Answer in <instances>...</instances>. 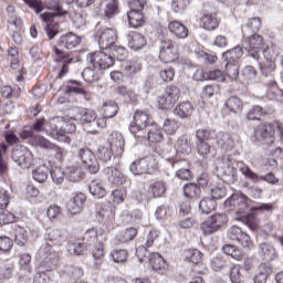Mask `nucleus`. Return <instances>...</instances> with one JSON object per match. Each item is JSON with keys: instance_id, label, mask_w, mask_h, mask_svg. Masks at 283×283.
<instances>
[{"instance_id": "obj_50", "label": "nucleus", "mask_w": 283, "mask_h": 283, "mask_svg": "<svg viewBox=\"0 0 283 283\" xmlns=\"http://www.w3.org/2000/svg\"><path fill=\"white\" fill-rule=\"evenodd\" d=\"M114 155V150L107 144L98 147L97 156L99 160H103V163H108V160H112Z\"/></svg>"}, {"instance_id": "obj_44", "label": "nucleus", "mask_w": 283, "mask_h": 283, "mask_svg": "<svg viewBox=\"0 0 283 283\" xmlns=\"http://www.w3.org/2000/svg\"><path fill=\"white\" fill-rule=\"evenodd\" d=\"M129 170L135 176H140L143 174H149L147 168V161L144 159L136 160L133 164H130Z\"/></svg>"}, {"instance_id": "obj_35", "label": "nucleus", "mask_w": 283, "mask_h": 283, "mask_svg": "<svg viewBox=\"0 0 283 283\" xmlns=\"http://www.w3.org/2000/svg\"><path fill=\"white\" fill-rule=\"evenodd\" d=\"M174 114L179 118H189L193 114V105L189 102H182L176 106Z\"/></svg>"}, {"instance_id": "obj_28", "label": "nucleus", "mask_w": 283, "mask_h": 283, "mask_svg": "<svg viewBox=\"0 0 283 283\" xmlns=\"http://www.w3.org/2000/svg\"><path fill=\"white\" fill-rule=\"evenodd\" d=\"M149 143H163V130L158 125L150 124L147 126V129L145 130V137Z\"/></svg>"}, {"instance_id": "obj_13", "label": "nucleus", "mask_w": 283, "mask_h": 283, "mask_svg": "<svg viewBox=\"0 0 283 283\" xmlns=\"http://www.w3.org/2000/svg\"><path fill=\"white\" fill-rule=\"evenodd\" d=\"M228 222L227 214L218 213L210 216L202 224L201 229L206 235L216 233V231L222 229Z\"/></svg>"}, {"instance_id": "obj_3", "label": "nucleus", "mask_w": 283, "mask_h": 283, "mask_svg": "<svg viewBox=\"0 0 283 283\" xmlns=\"http://www.w3.org/2000/svg\"><path fill=\"white\" fill-rule=\"evenodd\" d=\"M48 242L44 249L40 250V258L43 260L45 264H50V262H54V260H59V252L52 249L51 244L55 247H61L63 244L64 235L61 230H52L48 234ZM51 242V244H50Z\"/></svg>"}, {"instance_id": "obj_45", "label": "nucleus", "mask_w": 283, "mask_h": 283, "mask_svg": "<svg viewBox=\"0 0 283 283\" xmlns=\"http://www.w3.org/2000/svg\"><path fill=\"white\" fill-rule=\"evenodd\" d=\"M197 153L201 158H211L216 156V150L211 149V145L207 142L197 143Z\"/></svg>"}, {"instance_id": "obj_61", "label": "nucleus", "mask_w": 283, "mask_h": 283, "mask_svg": "<svg viewBox=\"0 0 283 283\" xmlns=\"http://www.w3.org/2000/svg\"><path fill=\"white\" fill-rule=\"evenodd\" d=\"M165 95L175 103H178L180 98V88L177 86H167L165 90Z\"/></svg>"}, {"instance_id": "obj_4", "label": "nucleus", "mask_w": 283, "mask_h": 283, "mask_svg": "<svg viewBox=\"0 0 283 283\" xmlns=\"http://www.w3.org/2000/svg\"><path fill=\"white\" fill-rule=\"evenodd\" d=\"M226 209H230L237 213V218L239 222H244L248 218L247 211H249V198L244 196L242 192L233 193L230 198H228L224 202Z\"/></svg>"}, {"instance_id": "obj_1", "label": "nucleus", "mask_w": 283, "mask_h": 283, "mask_svg": "<svg viewBox=\"0 0 283 283\" xmlns=\"http://www.w3.org/2000/svg\"><path fill=\"white\" fill-rule=\"evenodd\" d=\"M107 240V234L103 229H88L83 237V242L86 251H92L94 260H103L105 250L103 242Z\"/></svg>"}, {"instance_id": "obj_60", "label": "nucleus", "mask_w": 283, "mask_h": 283, "mask_svg": "<svg viewBox=\"0 0 283 283\" xmlns=\"http://www.w3.org/2000/svg\"><path fill=\"white\" fill-rule=\"evenodd\" d=\"M222 249H223V253H226V255H230L234 260H242V252H240V250L238 248H235L234 245L226 244V245H223Z\"/></svg>"}, {"instance_id": "obj_47", "label": "nucleus", "mask_w": 283, "mask_h": 283, "mask_svg": "<svg viewBox=\"0 0 283 283\" xmlns=\"http://www.w3.org/2000/svg\"><path fill=\"white\" fill-rule=\"evenodd\" d=\"M90 193L94 196V198H105L107 191H105V187L99 181H92L90 185Z\"/></svg>"}, {"instance_id": "obj_41", "label": "nucleus", "mask_w": 283, "mask_h": 283, "mask_svg": "<svg viewBox=\"0 0 283 283\" xmlns=\"http://www.w3.org/2000/svg\"><path fill=\"white\" fill-rule=\"evenodd\" d=\"M136 235H138V230L136 228H127L116 237V240L118 244H125V242H132Z\"/></svg>"}, {"instance_id": "obj_42", "label": "nucleus", "mask_w": 283, "mask_h": 283, "mask_svg": "<svg viewBox=\"0 0 283 283\" xmlns=\"http://www.w3.org/2000/svg\"><path fill=\"white\" fill-rule=\"evenodd\" d=\"M149 264L153 269V271H163L164 269H167V263L165 262V259L158 253H153L149 258Z\"/></svg>"}, {"instance_id": "obj_64", "label": "nucleus", "mask_w": 283, "mask_h": 283, "mask_svg": "<svg viewBox=\"0 0 283 283\" xmlns=\"http://www.w3.org/2000/svg\"><path fill=\"white\" fill-rule=\"evenodd\" d=\"M82 76L86 83H96L98 81V73L92 70V67L84 69Z\"/></svg>"}, {"instance_id": "obj_24", "label": "nucleus", "mask_w": 283, "mask_h": 283, "mask_svg": "<svg viewBox=\"0 0 283 283\" xmlns=\"http://www.w3.org/2000/svg\"><path fill=\"white\" fill-rule=\"evenodd\" d=\"M244 55V50L242 46L238 45L232 50H228L222 54V61L224 63H230V64H237L240 65V59Z\"/></svg>"}, {"instance_id": "obj_9", "label": "nucleus", "mask_w": 283, "mask_h": 283, "mask_svg": "<svg viewBox=\"0 0 283 283\" xmlns=\"http://www.w3.org/2000/svg\"><path fill=\"white\" fill-rule=\"evenodd\" d=\"M149 115L143 111H137L134 114L133 123L129 126L130 133L138 138V140H143L145 138V130L149 127Z\"/></svg>"}, {"instance_id": "obj_43", "label": "nucleus", "mask_w": 283, "mask_h": 283, "mask_svg": "<svg viewBox=\"0 0 283 283\" xmlns=\"http://www.w3.org/2000/svg\"><path fill=\"white\" fill-rule=\"evenodd\" d=\"M48 176H50V168H48L45 164L38 166L33 170V178L36 182H45V180H48Z\"/></svg>"}, {"instance_id": "obj_49", "label": "nucleus", "mask_w": 283, "mask_h": 283, "mask_svg": "<svg viewBox=\"0 0 283 283\" xmlns=\"http://www.w3.org/2000/svg\"><path fill=\"white\" fill-rule=\"evenodd\" d=\"M218 203L213 198H203L199 203V209L202 213H211V211L216 210Z\"/></svg>"}, {"instance_id": "obj_59", "label": "nucleus", "mask_w": 283, "mask_h": 283, "mask_svg": "<svg viewBox=\"0 0 283 283\" xmlns=\"http://www.w3.org/2000/svg\"><path fill=\"white\" fill-rule=\"evenodd\" d=\"M159 235H160L159 230H150L146 237L139 239V242L150 248V247H154V240H156Z\"/></svg>"}, {"instance_id": "obj_38", "label": "nucleus", "mask_w": 283, "mask_h": 283, "mask_svg": "<svg viewBox=\"0 0 283 283\" xmlns=\"http://www.w3.org/2000/svg\"><path fill=\"white\" fill-rule=\"evenodd\" d=\"M166 191H167V187L163 181H155L150 184L148 188V195L150 198H161V196H165Z\"/></svg>"}, {"instance_id": "obj_31", "label": "nucleus", "mask_w": 283, "mask_h": 283, "mask_svg": "<svg viewBox=\"0 0 283 283\" xmlns=\"http://www.w3.org/2000/svg\"><path fill=\"white\" fill-rule=\"evenodd\" d=\"M143 70V63H140V60L133 59L129 61H126L124 64V72L127 76H136V74L140 73Z\"/></svg>"}, {"instance_id": "obj_55", "label": "nucleus", "mask_w": 283, "mask_h": 283, "mask_svg": "<svg viewBox=\"0 0 283 283\" xmlns=\"http://www.w3.org/2000/svg\"><path fill=\"white\" fill-rule=\"evenodd\" d=\"M185 258L192 264H200V262H202V252L198 249L186 250Z\"/></svg>"}, {"instance_id": "obj_16", "label": "nucleus", "mask_w": 283, "mask_h": 283, "mask_svg": "<svg viewBox=\"0 0 283 283\" xmlns=\"http://www.w3.org/2000/svg\"><path fill=\"white\" fill-rule=\"evenodd\" d=\"M45 6L49 10L54 11V13L46 12L40 14V19H42V21L46 24V28H53L52 24L54 23V17H65V14H67V11L63 10L59 2H53L52 4V2L48 0Z\"/></svg>"}, {"instance_id": "obj_34", "label": "nucleus", "mask_w": 283, "mask_h": 283, "mask_svg": "<svg viewBox=\"0 0 283 283\" xmlns=\"http://www.w3.org/2000/svg\"><path fill=\"white\" fill-rule=\"evenodd\" d=\"M216 140L221 149H233V137H231V134L220 132L216 135Z\"/></svg>"}, {"instance_id": "obj_51", "label": "nucleus", "mask_w": 283, "mask_h": 283, "mask_svg": "<svg viewBox=\"0 0 283 283\" xmlns=\"http://www.w3.org/2000/svg\"><path fill=\"white\" fill-rule=\"evenodd\" d=\"M200 193L201 190L196 184H188L184 186V196H186V198H200Z\"/></svg>"}, {"instance_id": "obj_53", "label": "nucleus", "mask_w": 283, "mask_h": 283, "mask_svg": "<svg viewBox=\"0 0 283 283\" xmlns=\"http://www.w3.org/2000/svg\"><path fill=\"white\" fill-rule=\"evenodd\" d=\"M32 145L41 149H54V144L41 135H36L32 138Z\"/></svg>"}, {"instance_id": "obj_29", "label": "nucleus", "mask_w": 283, "mask_h": 283, "mask_svg": "<svg viewBox=\"0 0 283 283\" xmlns=\"http://www.w3.org/2000/svg\"><path fill=\"white\" fill-rule=\"evenodd\" d=\"M262 28V20L260 18H251L247 23L241 28L243 36H249V34H255L260 32Z\"/></svg>"}, {"instance_id": "obj_26", "label": "nucleus", "mask_w": 283, "mask_h": 283, "mask_svg": "<svg viewBox=\"0 0 283 283\" xmlns=\"http://www.w3.org/2000/svg\"><path fill=\"white\" fill-rule=\"evenodd\" d=\"M81 44V38L74 33H67L62 35L57 42L59 48H65L66 50H74Z\"/></svg>"}, {"instance_id": "obj_27", "label": "nucleus", "mask_w": 283, "mask_h": 283, "mask_svg": "<svg viewBox=\"0 0 283 283\" xmlns=\"http://www.w3.org/2000/svg\"><path fill=\"white\" fill-rule=\"evenodd\" d=\"M128 48L138 52V50H143L147 45V40H145V35L136 32H132L127 35Z\"/></svg>"}, {"instance_id": "obj_12", "label": "nucleus", "mask_w": 283, "mask_h": 283, "mask_svg": "<svg viewBox=\"0 0 283 283\" xmlns=\"http://www.w3.org/2000/svg\"><path fill=\"white\" fill-rule=\"evenodd\" d=\"M245 43H248L249 46H245V50L248 51V54L254 59V61H258L260 59V52L264 50V45H266V42L264 41V36L254 33L250 35Z\"/></svg>"}, {"instance_id": "obj_7", "label": "nucleus", "mask_w": 283, "mask_h": 283, "mask_svg": "<svg viewBox=\"0 0 283 283\" xmlns=\"http://www.w3.org/2000/svg\"><path fill=\"white\" fill-rule=\"evenodd\" d=\"M280 55V49L275 44H271L263 50L265 61L260 64L261 74L263 76H271L275 72V60Z\"/></svg>"}, {"instance_id": "obj_21", "label": "nucleus", "mask_w": 283, "mask_h": 283, "mask_svg": "<svg viewBox=\"0 0 283 283\" xmlns=\"http://www.w3.org/2000/svg\"><path fill=\"white\" fill-rule=\"evenodd\" d=\"M53 50L56 54V57H55L56 63H62V69L57 75V78H63V76L67 74V65L74 62V57L63 54V51L60 50L57 46H54Z\"/></svg>"}, {"instance_id": "obj_40", "label": "nucleus", "mask_w": 283, "mask_h": 283, "mask_svg": "<svg viewBox=\"0 0 283 283\" xmlns=\"http://www.w3.org/2000/svg\"><path fill=\"white\" fill-rule=\"evenodd\" d=\"M176 151L181 156H189L191 154V143L185 136H181L176 144Z\"/></svg>"}, {"instance_id": "obj_39", "label": "nucleus", "mask_w": 283, "mask_h": 283, "mask_svg": "<svg viewBox=\"0 0 283 283\" xmlns=\"http://www.w3.org/2000/svg\"><path fill=\"white\" fill-rule=\"evenodd\" d=\"M127 17L130 28H140L145 23V15L140 11L130 10Z\"/></svg>"}, {"instance_id": "obj_17", "label": "nucleus", "mask_w": 283, "mask_h": 283, "mask_svg": "<svg viewBox=\"0 0 283 283\" xmlns=\"http://www.w3.org/2000/svg\"><path fill=\"white\" fill-rule=\"evenodd\" d=\"M106 145L114 150L115 156H123V151H125V139L123 138V134L118 132L111 133Z\"/></svg>"}, {"instance_id": "obj_25", "label": "nucleus", "mask_w": 283, "mask_h": 283, "mask_svg": "<svg viewBox=\"0 0 283 283\" xmlns=\"http://www.w3.org/2000/svg\"><path fill=\"white\" fill-rule=\"evenodd\" d=\"M168 30L177 39H187V36H189V29L177 20H172L168 23Z\"/></svg>"}, {"instance_id": "obj_52", "label": "nucleus", "mask_w": 283, "mask_h": 283, "mask_svg": "<svg viewBox=\"0 0 283 283\" xmlns=\"http://www.w3.org/2000/svg\"><path fill=\"white\" fill-rule=\"evenodd\" d=\"M7 61L11 70H19V51H17V48H9Z\"/></svg>"}, {"instance_id": "obj_46", "label": "nucleus", "mask_w": 283, "mask_h": 283, "mask_svg": "<svg viewBox=\"0 0 283 283\" xmlns=\"http://www.w3.org/2000/svg\"><path fill=\"white\" fill-rule=\"evenodd\" d=\"M226 82L235 81L240 76V64L226 63Z\"/></svg>"}, {"instance_id": "obj_37", "label": "nucleus", "mask_w": 283, "mask_h": 283, "mask_svg": "<svg viewBox=\"0 0 283 283\" xmlns=\"http://www.w3.org/2000/svg\"><path fill=\"white\" fill-rule=\"evenodd\" d=\"M102 113L104 116L102 118H104L106 122V118H114V116L118 114V104L115 101H108L104 103L102 106Z\"/></svg>"}, {"instance_id": "obj_22", "label": "nucleus", "mask_w": 283, "mask_h": 283, "mask_svg": "<svg viewBox=\"0 0 283 283\" xmlns=\"http://www.w3.org/2000/svg\"><path fill=\"white\" fill-rule=\"evenodd\" d=\"M239 170L241 171V174H243V176H245V178H250V180H253L254 182H260V180H264L265 182H270L273 185L277 180L275 179V175L273 174H268L265 176L259 177L258 174L250 170L248 166H242L241 168H239Z\"/></svg>"}, {"instance_id": "obj_54", "label": "nucleus", "mask_w": 283, "mask_h": 283, "mask_svg": "<svg viewBox=\"0 0 283 283\" xmlns=\"http://www.w3.org/2000/svg\"><path fill=\"white\" fill-rule=\"evenodd\" d=\"M8 146L6 144H0V177L6 178L8 176V161L3 158V154Z\"/></svg>"}, {"instance_id": "obj_18", "label": "nucleus", "mask_w": 283, "mask_h": 283, "mask_svg": "<svg viewBox=\"0 0 283 283\" xmlns=\"http://www.w3.org/2000/svg\"><path fill=\"white\" fill-rule=\"evenodd\" d=\"M104 175L112 182V185H125L127 182V177L118 170L116 167H106L104 168Z\"/></svg>"}, {"instance_id": "obj_23", "label": "nucleus", "mask_w": 283, "mask_h": 283, "mask_svg": "<svg viewBox=\"0 0 283 283\" xmlns=\"http://www.w3.org/2000/svg\"><path fill=\"white\" fill-rule=\"evenodd\" d=\"M199 25L203 30H207L208 32H213V30H217V28L220 25V21L213 13H205L199 19Z\"/></svg>"}, {"instance_id": "obj_56", "label": "nucleus", "mask_w": 283, "mask_h": 283, "mask_svg": "<svg viewBox=\"0 0 283 283\" xmlns=\"http://www.w3.org/2000/svg\"><path fill=\"white\" fill-rule=\"evenodd\" d=\"M178 127H180V124L176 119H166L164 122L163 129L168 136H174L176 132H178Z\"/></svg>"}, {"instance_id": "obj_6", "label": "nucleus", "mask_w": 283, "mask_h": 283, "mask_svg": "<svg viewBox=\"0 0 283 283\" xmlns=\"http://www.w3.org/2000/svg\"><path fill=\"white\" fill-rule=\"evenodd\" d=\"M75 120H78L82 125H93L94 132H96V127L101 129L107 127L105 118H97L96 112L90 108H80L76 112Z\"/></svg>"}, {"instance_id": "obj_58", "label": "nucleus", "mask_w": 283, "mask_h": 283, "mask_svg": "<svg viewBox=\"0 0 283 283\" xmlns=\"http://www.w3.org/2000/svg\"><path fill=\"white\" fill-rule=\"evenodd\" d=\"M51 177L55 185H61L66 178L65 170L61 167H55L51 170Z\"/></svg>"}, {"instance_id": "obj_48", "label": "nucleus", "mask_w": 283, "mask_h": 283, "mask_svg": "<svg viewBox=\"0 0 283 283\" xmlns=\"http://www.w3.org/2000/svg\"><path fill=\"white\" fill-rule=\"evenodd\" d=\"M118 14V0H109L104 8V17L114 19Z\"/></svg>"}, {"instance_id": "obj_19", "label": "nucleus", "mask_w": 283, "mask_h": 283, "mask_svg": "<svg viewBox=\"0 0 283 283\" xmlns=\"http://www.w3.org/2000/svg\"><path fill=\"white\" fill-rule=\"evenodd\" d=\"M96 220L99 221L102 224H105V227H108V229H112L115 222L114 210H112L111 208L99 207L97 209Z\"/></svg>"}, {"instance_id": "obj_57", "label": "nucleus", "mask_w": 283, "mask_h": 283, "mask_svg": "<svg viewBox=\"0 0 283 283\" xmlns=\"http://www.w3.org/2000/svg\"><path fill=\"white\" fill-rule=\"evenodd\" d=\"M226 107L233 114H238V112H242V101L238 97H230L226 103Z\"/></svg>"}, {"instance_id": "obj_5", "label": "nucleus", "mask_w": 283, "mask_h": 283, "mask_svg": "<svg viewBox=\"0 0 283 283\" xmlns=\"http://www.w3.org/2000/svg\"><path fill=\"white\" fill-rule=\"evenodd\" d=\"M217 176L222 178L224 182H235L238 180V170L233 167L231 158L223 156L216 160Z\"/></svg>"}, {"instance_id": "obj_8", "label": "nucleus", "mask_w": 283, "mask_h": 283, "mask_svg": "<svg viewBox=\"0 0 283 283\" xmlns=\"http://www.w3.org/2000/svg\"><path fill=\"white\" fill-rule=\"evenodd\" d=\"M11 158L21 169H30L34 165V155L25 146H15L12 150Z\"/></svg>"}, {"instance_id": "obj_36", "label": "nucleus", "mask_w": 283, "mask_h": 283, "mask_svg": "<svg viewBox=\"0 0 283 283\" xmlns=\"http://www.w3.org/2000/svg\"><path fill=\"white\" fill-rule=\"evenodd\" d=\"M259 254L266 262H271V260H275V258H277V252L275 251V248H273V245L269 243H263L260 245Z\"/></svg>"}, {"instance_id": "obj_30", "label": "nucleus", "mask_w": 283, "mask_h": 283, "mask_svg": "<svg viewBox=\"0 0 283 283\" xmlns=\"http://www.w3.org/2000/svg\"><path fill=\"white\" fill-rule=\"evenodd\" d=\"M13 233H14V242L18 247H25L28 243V230L24 227L14 223L12 226Z\"/></svg>"}, {"instance_id": "obj_62", "label": "nucleus", "mask_w": 283, "mask_h": 283, "mask_svg": "<svg viewBox=\"0 0 283 283\" xmlns=\"http://www.w3.org/2000/svg\"><path fill=\"white\" fill-rule=\"evenodd\" d=\"M263 114L264 108H262V106H254L248 112L247 118L248 120H260V117L263 116Z\"/></svg>"}, {"instance_id": "obj_14", "label": "nucleus", "mask_w": 283, "mask_h": 283, "mask_svg": "<svg viewBox=\"0 0 283 283\" xmlns=\"http://www.w3.org/2000/svg\"><path fill=\"white\" fill-rule=\"evenodd\" d=\"M95 39L97 40V43L102 50H107L108 48H112L114 43H116L118 34L116 33V30L112 28L101 29L96 32Z\"/></svg>"}, {"instance_id": "obj_2", "label": "nucleus", "mask_w": 283, "mask_h": 283, "mask_svg": "<svg viewBox=\"0 0 283 283\" xmlns=\"http://www.w3.org/2000/svg\"><path fill=\"white\" fill-rule=\"evenodd\" d=\"M50 126L52 132L50 136L60 143H72V137L69 134H74L76 132V124L69 122L64 123L62 117H55L50 120Z\"/></svg>"}, {"instance_id": "obj_20", "label": "nucleus", "mask_w": 283, "mask_h": 283, "mask_svg": "<svg viewBox=\"0 0 283 283\" xmlns=\"http://www.w3.org/2000/svg\"><path fill=\"white\" fill-rule=\"evenodd\" d=\"M87 198L84 193H76L69 202L67 205V211L72 216H76V213H81L83 211V208L85 207V201Z\"/></svg>"}, {"instance_id": "obj_15", "label": "nucleus", "mask_w": 283, "mask_h": 283, "mask_svg": "<svg viewBox=\"0 0 283 283\" xmlns=\"http://www.w3.org/2000/svg\"><path fill=\"white\" fill-rule=\"evenodd\" d=\"M78 158L82 161V165H84L85 169L90 171V174H97L99 169L98 159L90 148L80 149Z\"/></svg>"}, {"instance_id": "obj_33", "label": "nucleus", "mask_w": 283, "mask_h": 283, "mask_svg": "<svg viewBox=\"0 0 283 283\" xmlns=\"http://www.w3.org/2000/svg\"><path fill=\"white\" fill-rule=\"evenodd\" d=\"M275 134V127L271 123H265L254 132L256 140H264L271 138Z\"/></svg>"}, {"instance_id": "obj_11", "label": "nucleus", "mask_w": 283, "mask_h": 283, "mask_svg": "<svg viewBox=\"0 0 283 283\" xmlns=\"http://www.w3.org/2000/svg\"><path fill=\"white\" fill-rule=\"evenodd\" d=\"M159 59L161 63H174L178 59V48L170 39L160 42Z\"/></svg>"}, {"instance_id": "obj_32", "label": "nucleus", "mask_w": 283, "mask_h": 283, "mask_svg": "<svg viewBox=\"0 0 283 283\" xmlns=\"http://www.w3.org/2000/svg\"><path fill=\"white\" fill-rule=\"evenodd\" d=\"M65 176L70 182H81L85 178V174H83L78 166H67L65 168Z\"/></svg>"}, {"instance_id": "obj_10", "label": "nucleus", "mask_w": 283, "mask_h": 283, "mask_svg": "<svg viewBox=\"0 0 283 283\" xmlns=\"http://www.w3.org/2000/svg\"><path fill=\"white\" fill-rule=\"evenodd\" d=\"M87 61L95 70H109V67H114V56L105 51L88 53Z\"/></svg>"}, {"instance_id": "obj_63", "label": "nucleus", "mask_w": 283, "mask_h": 283, "mask_svg": "<svg viewBox=\"0 0 283 283\" xmlns=\"http://www.w3.org/2000/svg\"><path fill=\"white\" fill-rule=\"evenodd\" d=\"M127 252L126 250H114L111 252V258L117 264H123V262H127Z\"/></svg>"}]
</instances>
